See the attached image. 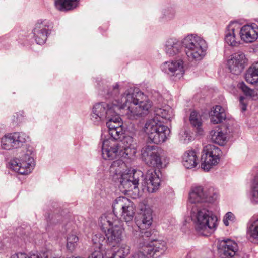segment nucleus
Here are the masks:
<instances>
[{"label": "nucleus", "instance_id": "obj_1", "mask_svg": "<svg viewBox=\"0 0 258 258\" xmlns=\"http://www.w3.org/2000/svg\"><path fill=\"white\" fill-rule=\"evenodd\" d=\"M104 86L102 95L106 98L113 99L115 103L109 104L114 107L117 106L124 110L125 116L130 120H137L142 117L144 113L145 102L141 100L144 94L138 88H130L119 96L121 87L118 83H115L105 88L104 81L101 83Z\"/></svg>", "mask_w": 258, "mask_h": 258}, {"label": "nucleus", "instance_id": "obj_2", "mask_svg": "<svg viewBox=\"0 0 258 258\" xmlns=\"http://www.w3.org/2000/svg\"><path fill=\"white\" fill-rule=\"evenodd\" d=\"M119 109L122 110L106 102L95 103L89 115L90 121L93 125L100 126L107 120L106 126L111 138L118 140L123 133L121 119L116 112Z\"/></svg>", "mask_w": 258, "mask_h": 258}, {"label": "nucleus", "instance_id": "obj_3", "mask_svg": "<svg viewBox=\"0 0 258 258\" xmlns=\"http://www.w3.org/2000/svg\"><path fill=\"white\" fill-rule=\"evenodd\" d=\"M164 150L157 145H146V164L155 169L146 173L147 190L149 192H156L160 186L161 180L160 169L163 167V162L165 160Z\"/></svg>", "mask_w": 258, "mask_h": 258}, {"label": "nucleus", "instance_id": "obj_4", "mask_svg": "<svg viewBox=\"0 0 258 258\" xmlns=\"http://www.w3.org/2000/svg\"><path fill=\"white\" fill-rule=\"evenodd\" d=\"M110 175L115 181L120 183L119 188L124 193L134 190L137 192L139 184L138 176H143V173L140 171L128 168L122 160L113 161L109 168Z\"/></svg>", "mask_w": 258, "mask_h": 258}, {"label": "nucleus", "instance_id": "obj_5", "mask_svg": "<svg viewBox=\"0 0 258 258\" xmlns=\"http://www.w3.org/2000/svg\"><path fill=\"white\" fill-rule=\"evenodd\" d=\"M133 141L130 137H124L122 140L109 138L104 140L102 144V156L105 160H113L117 157L129 158L135 154L131 148Z\"/></svg>", "mask_w": 258, "mask_h": 258}, {"label": "nucleus", "instance_id": "obj_6", "mask_svg": "<svg viewBox=\"0 0 258 258\" xmlns=\"http://www.w3.org/2000/svg\"><path fill=\"white\" fill-rule=\"evenodd\" d=\"M207 207L198 205L191 207V216L195 220L196 229L204 236H207L215 230L217 221V217Z\"/></svg>", "mask_w": 258, "mask_h": 258}, {"label": "nucleus", "instance_id": "obj_7", "mask_svg": "<svg viewBox=\"0 0 258 258\" xmlns=\"http://www.w3.org/2000/svg\"><path fill=\"white\" fill-rule=\"evenodd\" d=\"M153 211L151 208H146V257L158 258L162 255L167 249L166 243L163 240L154 238L157 234L155 228H152Z\"/></svg>", "mask_w": 258, "mask_h": 258}, {"label": "nucleus", "instance_id": "obj_8", "mask_svg": "<svg viewBox=\"0 0 258 258\" xmlns=\"http://www.w3.org/2000/svg\"><path fill=\"white\" fill-rule=\"evenodd\" d=\"M161 100L159 92L154 91H146V119L155 118L171 120L174 114L173 109L169 106L159 108L158 104Z\"/></svg>", "mask_w": 258, "mask_h": 258}, {"label": "nucleus", "instance_id": "obj_9", "mask_svg": "<svg viewBox=\"0 0 258 258\" xmlns=\"http://www.w3.org/2000/svg\"><path fill=\"white\" fill-rule=\"evenodd\" d=\"M182 43L190 61H199L205 56L207 45L202 38L197 35L190 34L183 39Z\"/></svg>", "mask_w": 258, "mask_h": 258}, {"label": "nucleus", "instance_id": "obj_10", "mask_svg": "<svg viewBox=\"0 0 258 258\" xmlns=\"http://www.w3.org/2000/svg\"><path fill=\"white\" fill-rule=\"evenodd\" d=\"M217 194L212 187L197 186L193 187L189 194V202L198 206H208L213 202Z\"/></svg>", "mask_w": 258, "mask_h": 258}, {"label": "nucleus", "instance_id": "obj_11", "mask_svg": "<svg viewBox=\"0 0 258 258\" xmlns=\"http://www.w3.org/2000/svg\"><path fill=\"white\" fill-rule=\"evenodd\" d=\"M169 129L161 124V121L155 118L148 119L146 121V136L147 141L159 144L166 141Z\"/></svg>", "mask_w": 258, "mask_h": 258}, {"label": "nucleus", "instance_id": "obj_12", "mask_svg": "<svg viewBox=\"0 0 258 258\" xmlns=\"http://www.w3.org/2000/svg\"><path fill=\"white\" fill-rule=\"evenodd\" d=\"M35 165L34 154L31 150L23 151L19 158L13 159L10 163L12 170L22 175L30 173Z\"/></svg>", "mask_w": 258, "mask_h": 258}, {"label": "nucleus", "instance_id": "obj_13", "mask_svg": "<svg viewBox=\"0 0 258 258\" xmlns=\"http://www.w3.org/2000/svg\"><path fill=\"white\" fill-rule=\"evenodd\" d=\"M113 211L116 215L120 212V215L123 220L127 223L132 221L135 213L134 203L129 199L125 197H119L116 198L112 204Z\"/></svg>", "mask_w": 258, "mask_h": 258}, {"label": "nucleus", "instance_id": "obj_14", "mask_svg": "<svg viewBox=\"0 0 258 258\" xmlns=\"http://www.w3.org/2000/svg\"><path fill=\"white\" fill-rule=\"evenodd\" d=\"M222 152L219 148L209 144L205 146L201 156V167L205 171H208L220 161Z\"/></svg>", "mask_w": 258, "mask_h": 258}, {"label": "nucleus", "instance_id": "obj_15", "mask_svg": "<svg viewBox=\"0 0 258 258\" xmlns=\"http://www.w3.org/2000/svg\"><path fill=\"white\" fill-rule=\"evenodd\" d=\"M28 138V136L23 132L7 134L1 138V147L7 150L21 148Z\"/></svg>", "mask_w": 258, "mask_h": 258}, {"label": "nucleus", "instance_id": "obj_16", "mask_svg": "<svg viewBox=\"0 0 258 258\" xmlns=\"http://www.w3.org/2000/svg\"><path fill=\"white\" fill-rule=\"evenodd\" d=\"M52 28V23L49 21L44 20L38 21L33 30L35 41L38 44L42 45L45 43Z\"/></svg>", "mask_w": 258, "mask_h": 258}, {"label": "nucleus", "instance_id": "obj_17", "mask_svg": "<svg viewBox=\"0 0 258 258\" xmlns=\"http://www.w3.org/2000/svg\"><path fill=\"white\" fill-rule=\"evenodd\" d=\"M217 249L220 258H232L237 252L238 246L234 241L226 239L219 242Z\"/></svg>", "mask_w": 258, "mask_h": 258}, {"label": "nucleus", "instance_id": "obj_18", "mask_svg": "<svg viewBox=\"0 0 258 258\" xmlns=\"http://www.w3.org/2000/svg\"><path fill=\"white\" fill-rule=\"evenodd\" d=\"M246 62L245 54L242 52H238L233 54L228 60L227 66L231 73L238 75L243 70Z\"/></svg>", "mask_w": 258, "mask_h": 258}, {"label": "nucleus", "instance_id": "obj_19", "mask_svg": "<svg viewBox=\"0 0 258 258\" xmlns=\"http://www.w3.org/2000/svg\"><path fill=\"white\" fill-rule=\"evenodd\" d=\"M161 69L163 72L178 79L181 78L184 74L183 61L181 59L166 61L162 64Z\"/></svg>", "mask_w": 258, "mask_h": 258}, {"label": "nucleus", "instance_id": "obj_20", "mask_svg": "<svg viewBox=\"0 0 258 258\" xmlns=\"http://www.w3.org/2000/svg\"><path fill=\"white\" fill-rule=\"evenodd\" d=\"M141 212L138 213L135 217V223L139 230H136L135 235L138 238L137 242L140 244V247L144 245V235H145V209L141 208Z\"/></svg>", "mask_w": 258, "mask_h": 258}, {"label": "nucleus", "instance_id": "obj_21", "mask_svg": "<svg viewBox=\"0 0 258 258\" xmlns=\"http://www.w3.org/2000/svg\"><path fill=\"white\" fill-rule=\"evenodd\" d=\"M241 39L246 43H251L258 38V26L255 23L242 27L239 31Z\"/></svg>", "mask_w": 258, "mask_h": 258}, {"label": "nucleus", "instance_id": "obj_22", "mask_svg": "<svg viewBox=\"0 0 258 258\" xmlns=\"http://www.w3.org/2000/svg\"><path fill=\"white\" fill-rule=\"evenodd\" d=\"M122 228L115 224L111 228L106 229V231H103L104 232L106 237V242L112 246H114L115 244L119 243L122 238Z\"/></svg>", "mask_w": 258, "mask_h": 258}, {"label": "nucleus", "instance_id": "obj_23", "mask_svg": "<svg viewBox=\"0 0 258 258\" xmlns=\"http://www.w3.org/2000/svg\"><path fill=\"white\" fill-rule=\"evenodd\" d=\"M118 223V217L113 211L102 214L99 219V225L102 231H106V229Z\"/></svg>", "mask_w": 258, "mask_h": 258}, {"label": "nucleus", "instance_id": "obj_24", "mask_svg": "<svg viewBox=\"0 0 258 258\" xmlns=\"http://www.w3.org/2000/svg\"><path fill=\"white\" fill-rule=\"evenodd\" d=\"M238 34H239L238 30L235 29L232 25H229L225 31V42L231 46H237L240 42Z\"/></svg>", "mask_w": 258, "mask_h": 258}, {"label": "nucleus", "instance_id": "obj_25", "mask_svg": "<svg viewBox=\"0 0 258 258\" xmlns=\"http://www.w3.org/2000/svg\"><path fill=\"white\" fill-rule=\"evenodd\" d=\"M181 43L176 38H169L165 43V51L169 56L178 54L181 49Z\"/></svg>", "mask_w": 258, "mask_h": 258}, {"label": "nucleus", "instance_id": "obj_26", "mask_svg": "<svg viewBox=\"0 0 258 258\" xmlns=\"http://www.w3.org/2000/svg\"><path fill=\"white\" fill-rule=\"evenodd\" d=\"M104 240V237L99 234H96L93 236L92 241L96 249L91 254L88 258H104V255L102 253L103 247L101 242H103Z\"/></svg>", "mask_w": 258, "mask_h": 258}, {"label": "nucleus", "instance_id": "obj_27", "mask_svg": "<svg viewBox=\"0 0 258 258\" xmlns=\"http://www.w3.org/2000/svg\"><path fill=\"white\" fill-rule=\"evenodd\" d=\"M237 87L240 89L246 96H241L239 97V102L241 105L242 111H245L246 110L247 103L246 99L247 97H251L254 95V90L248 88L243 82H240L237 84Z\"/></svg>", "mask_w": 258, "mask_h": 258}, {"label": "nucleus", "instance_id": "obj_28", "mask_svg": "<svg viewBox=\"0 0 258 258\" xmlns=\"http://www.w3.org/2000/svg\"><path fill=\"white\" fill-rule=\"evenodd\" d=\"M182 162L184 166L187 169L195 167L198 163V158L195 151H186L183 156Z\"/></svg>", "mask_w": 258, "mask_h": 258}, {"label": "nucleus", "instance_id": "obj_29", "mask_svg": "<svg viewBox=\"0 0 258 258\" xmlns=\"http://www.w3.org/2000/svg\"><path fill=\"white\" fill-rule=\"evenodd\" d=\"M211 122L214 124L222 122L226 118L224 109L220 105H216L210 112Z\"/></svg>", "mask_w": 258, "mask_h": 258}, {"label": "nucleus", "instance_id": "obj_30", "mask_svg": "<svg viewBox=\"0 0 258 258\" xmlns=\"http://www.w3.org/2000/svg\"><path fill=\"white\" fill-rule=\"evenodd\" d=\"M245 78L247 82L258 85V62L249 68L245 74Z\"/></svg>", "mask_w": 258, "mask_h": 258}, {"label": "nucleus", "instance_id": "obj_31", "mask_svg": "<svg viewBox=\"0 0 258 258\" xmlns=\"http://www.w3.org/2000/svg\"><path fill=\"white\" fill-rule=\"evenodd\" d=\"M191 125L196 130L197 133L199 135L203 134L202 120L200 115L196 111H192L189 117Z\"/></svg>", "mask_w": 258, "mask_h": 258}, {"label": "nucleus", "instance_id": "obj_32", "mask_svg": "<svg viewBox=\"0 0 258 258\" xmlns=\"http://www.w3.org/2000/svg\"><path fill=\"white\" fill-rule=\"evenodd\" d=\"M210 137L213 143L220 145H224L226 138L225 135L219 127L210 131Z\"/></svg>", "mask_w": 258, "mask_h": 258}, {"label": "nucleus", "instance_id": "obj_33", "mask_svg": "<svg viewBox=\"0 0 258 258\" xmlns=\"http://www.w3.org/2000/svg\"><path fill=\"white\" fill-rule=\"evenodd\" d=\"M79 0H57L56 8L60 11L70 10L76 8Z\"/></svg>", "mask_w": 258, "mask_h": 258}, {"label": "nucleus", "instance_id": "obj_34", "mask_svg": "<svg viewBox=\"0 0 258 258\" xmlns=\"http://www.w3.org/2000/svg\"><path fill=\"white\" fill-rule=\"evenodd\" d=\"M130 252V247L126 244H122L119 249L116 252L112 253L111 256H109L108 252H105V256L107 258H125Z\"/></svg>", "mask_w": 258, "mask_h": 258}, {"label": "nucleus", "instance_id": "obj_35", "mask_svg": "<svg viewBox=\"0 0 258 258\" xmlns=\"http://www.w3.org/2000/svg\"><path fill=\"white\" fill-rule=\"evenodd\" d=\"M79 238L74 234H69L67 237V247L70 250L73 251L77 246Z\"/></svg>", "mask_w": 258, "mask_h": 258}, {"label": "nucleus", "instance_id": "obj_36", "mask_svg": "<svg viewBox=\"0 0 258 258\" xmlns=\"http://www.w3.org/2000/svg\"><path fill=\"white\" fill-rule=\"evenodd\" d=\"M251 201L258 203V177L254 178L251 185Z\"/></svg>", "mask_w": 258, "mask_h": 258}, {"label": "nucleus", "instance_id": "obj_37", "mask_svg": "<svg viewBox=\"0 0 258 258\" xmlns=\"http://www.w3.org/2000/svg\"><path fill=\"white\" fill-rule=\"evenodd\" d=\"M249 229L250 237L258 242V219L252 223Z\"/></svg>", "mask_w": 258, "mask_h": 258}, {"label": "nucleus", "instance_id": "obj_38", "mask_svg": "<svg viewBox=\"0 0 258 258\" xmlns=\"http://www.w3.org/2000/svg\"><path fill=\"white\" fill-rule=\"evenodd\" d=\"M235 221V216L234 214L230 212H227L224 217L223 221L225 226H228L230 222L233 223Z\"/></svg>", "mask_w": 258, "mask_h": 258}, {"label": "nucleus", "instance_id": "obj_39", "mask_svg": "<svg viewBox=\"0 0 258 258\" xmlns=\"http://www.w3.org/2000/svg\"><path fill=\"white\" fill-rule=\"evenodd\" d=\"M232 258H249V256L247 254L243 252H238L237 251Z\"/></svg>", "mask_w": 258, "mask_h": 258}, {"label": "nucleus", "instance_id": "obj_40", "mask_svg": "<svg viewBox=\"0 0 258 258\" xmlns=\"http://www.w3.org/2000/svg\"><path fill=\"white\" fill-rule=\"evenodd\" d=\"M132 258H145V255L143 251H138L135 253Z\"/></svg>", "mask_w": 258, "mask_h": 258}, {"label": "nucleus", "instance_id": "obj_41", "mask_svg": "<svg viewBox=\"0 0 258 258\" xmlns=\"http://www.w3.org/2000/svg\"><path fill=\"white\" fill-rule=\"evenodd\" d=\"M11 258H27V256L26 253H19L12 255Z\"/></svg>", "mask_w": 258, "mask_h": 258}, {"label": "nucleus", "instance_id": "obj_42", "mask_svg": "<svg viewBox=\"0 0 258 258\" xmlns=\"http://www.w3.org/2000/svg\"><path fill=\"white\" fill-rule=\"evenodd\" d=\"M43 257H44V258H48V252L44 253H43ZM27 258H40V257L38 254H31L28 257L27 256Z\"/></svg>", "mask_w": 258, "mask_h": 258}, {"label": "nucleus", "instance_id": "obj_43", "mask_svg": "<svg viewBox=\"0 0 258 258\" xmlns=\"http://www.w3.org/2000/svg\"><path fill=\"white\" fill-rule=\"evenodd\" d=\"M138 127L141 128L142 132H144L145 131V124H144V119H142L140 121Z\"/></svg>", "mask_w": 258, "mask_h": 258}, {"label": "nucleus", "instance_id": "obj_44", "mask_svg": "<svg viewBox=\"0 0 258 258\" xmlns=\"http://www.w3.org/2000/svg\"><path fill=\"white\" fill-rule=\"evenodd\" d=\"M98 88H99V89L100 90H101V89H102V88H101V84H100V83H98Z\"/></svg>", "mask_w": 258, "mask_h": 258}, {"label": "nucleus", "instance_id": "obj_45", "mask_svg": "<svg viewBox=\"0 0 258 258\" xmlns=\"http://www.w3.org/2000/svg\"><path fill=\"white\" fill-rule=\"evenodd\" d=\"M144 151H145L144 150H142L141 152H142V155H143V154H144Z\"/></svg>", "mask_w": 258, "mask_h": 258}]
</instances>
